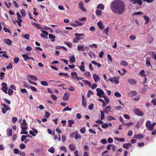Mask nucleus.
Returning <instances> with one entry per match:
<instances>
[{
  "label": "nucleus",
  "mask_w": 156,
  "mask_h": 156,
  "mask_svg": "<svg viewBox=\"0 0 156 156\" xmlns=\"http://www.w3.org/2000/svg\"><path fill=\"white\" fill-rule=\"evenodd\" d=\"M110 8L114 13L121 15L125 12L126 7L122 1L120 0H114L111 3Z\"/></svg>",
  "instance_id": "f257e3e1"
},
{
  "label": "nucleus",
  "mask_w": 156,
  "mask_h": 156,
  "mask_svg": "<svg viewBox=\"0 0 156 156\" xmlns=\"http://www.w3.org/2000/svg\"><path fill=\"white\" fill-rule=\"evenodd\" d=\"M96 91L97 92V95L100 98L102 97L103 95H105L103 91L101 89L98 88L96 89Z\"/></svg>",
  "instance_id": "f03ea898"
},
{
  "label": "nucleus",
  "mask_w": 156,
  "mask_h": 156,
  "mask_svg": "<svg viewBox=\"0 0 156 156\" xmlns=\"http://www.w3.org/2000/svg\"><path fill=\"white\" fill-rule=\"evenodd\" d=\"M1 85L2 86V90L5 94H7L8 89L7 84L5 82H3L2 83Z\"/></svg>",
  "instance_id": "7ed1b4c3"
},
{
  "label": "nucleus",
  "mask_w": 156,
  "mask_h": 156,
  "mask_svg": "<svg viewBox=\"0 0 156 156\" xmlns=\"http://www.w3.org/2000/svg\"><path fill=\"white\" fill-rule=\"evenodd\" d=\"M133 111L136 115L139 116H143L144 115L143 112L139 109H135L133 110Z\"/></svg>",
  "instance_id": "20e7f679"
},
{
  "label": "nucleus",
  "mask_w": 156,
  "mask_h": 156,
  "mask_svg": "<svg viewBox=\"0 0 156 156\" xmlns=\"http://www.w3.org/2000/svg\"><path fill=\"white\" fill-rule=\"evenodd\" d=\"M22 56L25 61H27L29 59H31L33 61H34V60L33 58L32 57H29L28 55L27 54H23L22 55Z\"/></svg>",
  "instance_id": "39448f33"
},
{
  "label": "nucleus",
  "mask_w": 156,
  "mask_h": 156,
  "mask_svg": "<svg viewBox=\"0 0 156 156\" xmlns=\"http://www.w3.org/2000/svg\"><path fill=\"white\" fill-rule=\"evenodd\" d=\"M130 1L133 4H137L139 5H141L143 3L142 0H130Z\"/></svg>",
  "instance_id": "423d86ee"
},
{
  "label": "nucleus",
  "mask_w": 156,
  "mask_h": 156,
  "mask_svg": "<svg viewBox=\"0 0 156 156\" xmlns=\"http://www.w3.org/2000/svg\"><path fill=\"white\" fill-rule=\"evenodd\" d=\"M146 126L147 127V129L150 131H152L151 129V122L149 120H148L146 124Z\"/></svg>",
  "instance_id": "0eeeda50"
},
{
  "label": "nucleus",
  "mask_w": 156,
  "mask_h": 156,
  "mask_svg": "<svg viewBox=\"0 0 156 156\" xmlns=\"http://www.w3.org/2000/svg\"><path fill=\"white\" fill-rule=\"evenodd\" d=\"M111 107L110 106H106L104 109V112L107 114H108L109 112L111 111Z\"/></svg>",
  "instance_id": "6e6552de"
},
{
  "label": "nucleus",
  "mask_w": 156,
  "mask_h": 156,
  "mask_svg": "<svg viewBox=\"0 0 156 156\" xmlns=\"http://www.w3.org/2000/svg\"><path fill=\"white\" fill-rule=\"evenodd\" d=\"M79 8L83 11L86 12V10L83 6L82 2H80L79 3Z\"/></svg>",
  "instance_id": "1a4fd4ad"
},
{
  "label": "nucleus",
  "mask_w": 156,
  "mask_h": 156,
  "mask_svg": "<svg viewBox=\"0 0 156 156\" xmlns=\"http://www.w3.org/2000/svg\"><path fill=\"white\" fill-rule=\"evenodd\" d=\"M42 32L43 33H41V37L44 38H46V39L48 38V37L47 36H45L44 34L46 35H48V33L45 30H42Z\"/></svg>",
  "instance_id": "9d476101"
},
{
  "label": "nucleus",
  "mask_w": 156,
  "mask_h": 156,
  "mask_svg": "<svg viewBox=\"0 0 156 156\" xmlns=\"http://www.w3.org/2000/svg\"><path fill=\"white\" fill-rule=\"evenodd\" d=\"M70 94L69 93L66 92V93L62 98V99L65 101H67L68 100L69 98V96Z\"/></svg>",
  "instance_id": "9b49d317"
},
{
  "label": "nucleus",
  "mask_w": 156,
  "mask_h": 156,
  "mask_svg": "<svg viewBox=\"0 0 156 156\" xmlns=\"http://www.w3.org/2000/svg\"><path fill=\"white\" fill-rule=\"evenodd\" d=\"M93 78L94 79V80L95 83H97L100 80V78L99 76L97 75L96 74L94 73L93 75Z\"/></svg>",
  "instance_id": "f8f14e48"
},
{
  "label": "nucleus",
  "mask_w": 156,
  "mask_h": 156,
  "mask_svg": "<svg viewBox=\"0 0 156 156\" xmlns=\"http://www.w3.org/2000/svg\"><path fill=\"white\" fill-rule=\"evenodd\" d=\"M77 50L78 51H84L85 50L84 46L83 45H78Z\"/></svg>",
  "instance_id": "ddd939ff"
},
{
  "label": "nucleus",
  "mask_w": 156,
  "mask_h": 156,
  "mask_svg": "<svg viewBox=\"0 0 156 156\" xmlns=\"http://www.w3.org/2000/svg\"><path fill=\"white\" fill-rule=\"evenodd\" d=\"M144 135L141 134H135L134 136V138L138 139H140L144 137Z\"/></svg>",
  "instance_id": "4468645a"
},
{
  "label": "nucleus",
  "mask_w": 156,
  "mask_h": 156,
  "mask_svg": "<svg viewBox=\"0 0 156 156\" xmlns=\"http://www.w3.org/2000/svg\"><path fill=\"white\" fill-rule=\"evenodd\" d=\"M69 148L71 151H74L76 149V147L75 145L73 144H70L69 145Z\"/></svg>",
  "instance_id": "2eb2a0df"
},
{
  "label": "nucleus",
  "mask_w": 156,
  "mask_h": 156,
  "mask_svg": "<svg viewBox=\"0 0 156 156\" xmlns=\"http://www.w3.org/2000/svg\"><path fill=\"white\" fill-rule=\"evenodd\" d=\"M97 24L100 29L102 30L104 28V25L102 24L101 21H100L98 22Z\"/></svg>",
  "instance_id": "dca6fc26"
},
{
  "label": "nucleus",
  "mask_w": 156,
  "mask_h": 156,
  "mask_svg": "<svg viewBox=\"0 0 156 156\" xmlns=\"http://www.w3.org/2000/svg\"><path fill=\"white\" fill-rule=\"evenodd\" d=\"M49 39H51V41L54 42L55 41V36L53 34H49Z\"/></svg>",
  "instance_id": "f3484780"
},
{
  "label": "nucleus",
  "mask_w": 156,
  "mask_h": 156,
  "mask_svg": "<svg viewBox=\"0 0 156 156\" xmlns=\"http://www.w3.org/2000/svg\"><path fill=\"white\" fill-rule=\"evenodd\" d=\"M146 65L147 67H150L151 65V62L149 61V60H150V58H149L148 57H147L146 59Z\"/></svg>",
  "instance_id": "a211bd4d"
},
{
  "label": "nucleus",
  "mask_w": 156,
  "mask_h": 156,
  "mask_svg": "<svg viewBox=\"0 0 156 156\" xmlns=\"http://www.w3.org/2000/svg\"><path fill=\"white\" fill-rule=\"evenodd\" d=\"M128 81L130 84H132L135 85L136 83L135 80L133 79H129L128 80Z\"/></svg>",
  "instance_id": "6ab92c4d"
},
{
  "label": "nucleus",
  "mask_w": 156,
  "mask_h": 156,
  "mask_svg": "<svg viewBox=\"0 0 156 156\" xmlns=\"http://www.w3.org/2000/svg\"><path fill=\"white\" fill-rule=\"evenodd\" d=\"M132 145L130 143H126L124 144L123 145V147L124 148H126V149H128L129 148V146H131Z\"/></svg>",
  "instance_id": "aec40b11"
},
{
  "label": "nucleus",
  "mask_w": 156,
  "mask_h": 156,
  "mask_svg": "<svg viewBox=\"0 0 156 156\" xmlns=\"http://www.w3.org/2000/svg\"><path fill=\"white\" fill-rule=\"evenodd\" d=\"M68 126L71 127L72 126V125L74 123V122L73 119L69 120L68 121Z\"/></svg>",
  "instance_id": "412c9836"
},
{
  "label": "nucleus",
  "mask_w": 156,
  "mask_h": 156,
  "mask_svg": "<svg viewBox=\"0 0 156 156\" xmlns=\"http://www.w3.org/2000/svg\"><path fill=\"white\" fill-rule=\"evenodd\" d=\"M102 12V11L99 9H97L96 10L95 12L96 15L98 16H101V15Z\"/></svg>",
  "instance_id": "4be33fe9"
},
{
  "label": "nucleus",
  "mask_w": 156,
  "mask_h": 156,
  "mask_svg": "<svg viewBox=\"0 0 156 156\" xmlns=\"http://www.w3.org/2000/svg\"><path fill=\"white\" fill-rule=\"evenodd\" d=\"M144 18L146 20V22L145 23V24H146L149 22V18L146 15L144 16Z\"/></svg>",
  "instance_id": "5701e85b"
},
{
  "label": "nucleus",
  "mask_w": 156,
  "mask_h": 156,
  "mask_svg": "<svg viewBox=\"0 0 156 156\" xmlns=\"http://www.w3.org/2000/svg\"><path fill=\"white\" fill-rule=\"evenodd\" d=\"M4 41L8 45H11L12 43V41L10 39H5Z\"/></svg>",
  "instance_id": "b1692460"
},
{
  "label": "nucleus",
  "mask_w": 156,
  "mask_h": 156,
  "mask_svg": "<svg viewBox=\"0 0 156 156\" xmlns=\"http://www.w3.org/2000/svg\"><path fill=\"white\" fill-rule=\"evenodd\" d=\"M76 59L74 56H72L69 59V62L71 63H74Z\"/></svg>",
  "instance_id": "393cba45"
},
{
  "label": "nucleus",
  "mask_w": 156,
  "mask_h": 156,
  "mask_svg": "<svg viewBox=\"0 0 156 156\" xmlns=\"http://www.w3.org/2000/svg\"><path fill=\"white\" fill-rule=\"evenodd\" d=\"M76 134L75 135V138L77 140L78 139H81V136L78 134V132L77 131H76Z\"/></svg>",
  "instance_id": "a878e982"
},
{
  "label": "nucleus",
  "mask_w": 156,
  "mask_h": 156,
  "mask_svg": "<svg viewBox=\"0 0 156 156\" xmlns=\"http://www.w3.org/2000/svg\"><path fill=\"white\" fill-rule=\"evenodd\" d=\"M82 82L86 85H88L89 87L91 86V83L90 82L87 80H83Z\"/></svg>",
  "instance_id": "bb28decb"
},
{
  "label": "nucleus",
  "mask_w": 156,
  "mask_h": 156,
  "mask_svg": "<svg viewBox=\"0 0 156 156\" xmlns=\"http://www.w3.org/2000/svg\"><path fill=\"white\" fill-rule=\"evenodd\" d=\"M7 135L9 136L12 135V130L11 129H9L7 130Z\"/></svg>",
  "instance_id": "cd10ccee"
},
{
  "label": "nucleus",
  "mask_w": 156,
  "mask_h": 156,
  "mask_svg": "<svg viewBox=\"0 0 156 156\" xmlns=\"http://www.w3.org/2000/svg\"><path fill=\"white\" fill-rule=\"evenodd\" d=\"M32 25L36 27L37 28L39 29H41V27L40 26V25L37 23H32Z\"/></svg>",
  "instance_id": "c85d7f7f"
},
{
  "label": "nucleus",
  "mask_w": 156,
  "mask_h": 156,
  "mask_svg": "<svg viewBox=\"0 0 156 156\" xmlns=\"http://www.w3.org/2000/svg\"><path fill=\"white\" fill-rule=\"evenodd\" d=\"M28 76L30 77V78L33 80L34 81H37V77L34 76L32 75H29Z\"/></svg>",
  "instance_id": "c756f323"
},
{
  "label": "nucleus",
  "mask_w": 156,
  "mask_h": 156,
  "mask_svg": "<svg viewBox=\"0 0 156 156\" xmlns=\"http://www.w3.org/2000/svg\"><path fill=\"white\" fill-rule=\"evenodd\" d=\"M105 8L104 5L101 4H100L97 5V8L100 9L101 10H103Z\"/></svg>",
  "instance_id": "7c9ffc66"
},
{
  "label": "nucleus",
  "mask_w": 156,
  "mask_h": 156,
  "mask_svg": "<svg viewBox=\"0 0 156 156\" xmlns=\"http://www.w3.org/2000/svg\"><path fill=\"white\" fill-rule=\"evenodd\" d=\"M2 105L5 108H4L6 109V110H10V108L8 105H6L5 104L3 103Z\"/></svg>",
  "instance_id": "2f4dec72"
},
{
  "label": "nucleus",
  "mask_w": 156,
  "mask_h": 156,
  "mask_svg": "<svg viewBox=\"0 0 156 156\" xmlns=\"http://www.w3.org/2000/svg\"><path fill=\"white\" fill-rule=\"evenodd\" d=\"M22 36L27 40H28L30 38V35L28 34H25L24 35H22Z\"/></svg>",
  "instance_id": "473e14b6"
},
{
  "label": "nucleus",
  "mask_w": 156,
  "mask_h": 156,
  "mask_svg": "<svg viewBox=\"0 0 156 156\" xmlns=\"http://www.w3.org/2000/svg\"><path fill=\"white\" fill-rule=\"evenodd\" d=\"M102 97L104 98V100L106 102V103L107 104H108L109 102V100L108 98V97H106L105 96V95H103Z\"/></svg>",
  "instance_id": "72a5a7b5"
},
{
  "label": "nucleus",
  "mask_w": 156,
  "mask_h": 156,
  "mask_svg": "<svg viewBox=\"0 0 156 156\" xmlns=\"http://www.w3.org/2000/svg\"><path fill=\"white\" fill-rule=\"evenodd\" d=\"M113 82L115 84H117L119 83V81L116 77H113Z\"/></svg>",
  "instance_id": "f704fd0d"
},
{
  "label": "nucleus",
  "mask_w": 156,
  "mask_h": 156,
  "mask_svg": "<svg viewBox=\"0 0 156 156\" xmlns=\"http://www.w3.org/2000/svg\"><path fill=\"white\" fill-rule=\"evenodd\" d=\"M100 112L101 113V119H104L105 116L104 112L102 111H101Z\"/></svg>",
  "instance_id": "c9c22d12"
},
{
  "label": "nucleus",
  "mask_w": 156,
  "mask_h": 156,
  "mask_svg": "<svg viewBox=\"0 0 156 156\" xmlns=\"http://www.w3.org/2000/svg\"><path fill=\"white\" fill-rule=\"evenodd\" d=\"M41 83L43 86H48V83L46 81H41Z\"/></svg>",
  "instance_id": "e433bc0d"
},
{
  "label": "nucleus",
  "mask_w": 156,
  "mask_h": 156,
  "mask_svg": "<svg viewBox=\"0 0 156 156\" xmlns=\"http://www.w3.org/2000/svg\"><path fill=\"white\" fill-rule=\"evenodd\" d=\"M20 13L21 14V15L23 16H25V15H26L25 11V10L24 9H22L20 11Z\"/></svg>",
  "instance_id": "4c0bfd02"
},
{
  "label": "nucleus",
  "mask_w": 156,
  "mask_h": 156,
  "mask_svg": "<svg viewBox=\"0 0 156 156\" xmlns=\"http://www.w3.org/2000/svg\"><path fill=\"white\" fill-rule=\"evenodd\" d=\"M14 62L15 64H17L20 60L19 58L18 57H15L14 59Z\"/></svg>",
  "instance_id": "58836bf2"
},
{
  "label": "nucleus",
  "mask_w": 156,
  "mask_h": 156,
  "mask_svg": "<svg viewBox=\"0 0 156 156\" xmlns=\"http://www.w3.org/2000/svg\"><path fill=\"white\" fill-rule=\"evenodd\" d=\"M120 64L124 66H127L128 64L127 62L124 61H122L120 62Z\"/></svg>",
  "instance_id": "ea45409f"
},
{
  "label": "nucleus",
  "mask_w": 156,
  "mask_h": 156,
  "mask_svg": "<svg viewBox=\"0 0 156 156\" xmlns=\"http://www.w3.org/2000/svg\"><path fill=\"white\" fill-rule=\"evenodd\" d=\"M75 22L76 23V25H77V26L78 27V26H81L82 25L83 23L81 22L78 20H75Z\"/></svg>",
  "instance_id": "a19ab883"
},
{
  "label": "nucleus",
  "mask_w": 156,
  "mask_h": 156,
  "mask_svg": "<svg viewBox=\"0 0 156 156\" xmlns=\"http://www.w3.org/2000/svg\"><path fill=\"white\" fill-rule=\"evenodd\" d=\"M13 93V91L10 89H9L7 93L10 96L12 95Z\"/></svg>",
  "instance_id": "79ce46f5"
},
{
  "label": "nucleus",
  "mask_w": 156,
  "mask_h": 156,
  "mask_svg": "<svg viewBox=\"0 0 156 156\" xmlns=\"http://www.w3.org/2000/svg\"><path fill=\"white\" fill-rule=\"evenodd\" d=\"M115 140H119L120 142H124L125 141V139L124 138H115Z\"/></svg>",
  "instance_id": "37998d69"
},
{
  "label": "nucleus",
  "mask_w": 156,
  "mask_h": 156,
  "mask_svg": "<svg viewBox=\"0 0 156 156\" xmlns=\"http://www.w3.org/2000/svg\"><path fill=\"white\" fill-rule=\"evenodd\" d=\"M48 151L49 152H50L51 153H53L55 152L54 149L53 147H50Z\"/></svg>",
  "instance_id": "c03bdc74"
},
{
  "label": "nucleus",
  "mask_w": 156,
  "mask_h": 156,
  "mask_svg": "<svg viewBox=\"0 0 156 156\" xmlns=\"http://www.w3.org/2000/svg\"><path fill=\"white\" fill-rule=\"evenodd\" d=\"M109 30V28L108 27H107L104 30V32L105 34L108 35V32Z\"/></svg>",
  "instance_id": "a18cd8bd"
},
{
  "label": "nucleus",
  "mask_w": 156,
  "mask_h": 156,
  "mask_svg": "<svg viewBox=\"0 0 156 156\" xmlns=\"http://www.w3.org/2000/svg\"><path fill=\"white\" fill-rule=\"evenodd\" d=\"M71 110L72 108H71L66 107L63 109L62 112H64L67 111H71Z\"/></svg>",
  "instance_id": "49530a36"
},
{
  "label": "nucleus",
  "mask_w": 156,
  "mask_h": 156,
  "mask_svg": "<svg viewBox=\"0 0 156 156\" xmlns=\"http://www.w3.org/2000/svg\"><path fill=\"white\" fill-rule=\"evenodd\" d=\"M84 75L86 77H90L91 76L90 73L88 71L84 73Z\"/></svg>",
  "instance_id": "de8ad7c7"
},
{
  "label": "nucleus",
  "mask_w": 156,
  "mask_h": 156,
  "mask_svg": "<svg viewBox=\"0 0 156 156\" xmlns=\"http://www.w3.org/2000/svg\"><path fill=\"white\" fill-rule=\"evenodd\" d=\"M71 75L75 77L76 78L77 76V73L75 72H72L71 73Z\"/></svg>",
  "instance_id": "09e8293b"
},
{
  "label": "nucleus",
  "mask_w": 156,
  "mask_h": 156,
  "mask_svg": "<svg viewBox=\"0 0 156 156\" xmlns=\"http://www.w3.org/2000/svg\"><path fill=\"white\" fill-rule=\"evenodd\" d=\"M28 133V132L26 130H23L22 129L20 134H27Z\"/></svg>",
  "instance_id": "8fccbe9b"
},
{
  "label": "nucleus",
  "mask_w": 156,
  "mask_h": 156,
  "mask_svg": "<svg viewBox=\"0 0 156 156\" xmlns=\"http://www.w3.org/2000/svg\"><path fill=\"white\" fill-rule=\"evenodd\" d=\"M107 119L109 121H111L112 120H115V119L111 116H108L107 117Z\"/></svg>",
  "instance_id": "3c124183"
},
{
  "label": "nucleus",
  "mask_w": 156,
  "mask_h": 156,
  "mask_svg": "<svg viewBox=\"0 0 156 156\" xmlns=\"http://www.w3.org/2000/svg\"><path fill=\"white\" fill-rule=\"evenodd\" d=\"M130 94L131 96H133L137 94V93L135 91H132L130 93Z\"/></svg>",
  "instance_id": "603ef678"
},
{
  "label": "nucleus",
  "mask_w": 156,
  "mask_h": 156,
  "mask_svg": "<svg viewBox=\"0 0 156 156\" xmlns=\"http://www.w3.org/2000/svg\"><path fill=\"white\" fill-rule=\"evenodd\" d=\"M5 73L2 72H1L0 73V79L3 80L4 79V76Z\"/></svg>",
  "instance_id": "864d4df0"
},
{
  "label": "nucleus",
  "mask_w": 156,
  "mask_h": 156,
  "mask_svg": "<svg viewBox=\"0 0 156 156\" xmlns=\"http://www.w3.org/2000/svg\"><path fill=\"white\" fill-rule=\"evenodd\" d=\"M114 95L116 97L119 98L121 97V94L119 93L118 91H116Z\"/></svg>",
  "instance_id": "5fc2aeb1"
},
{
  "label": "nucleus",
  "mask_w": 156,
  "mask_h": 156,
  "mask_svg": "<svg viewBox=\"0 0 156 156\" xmlns=\"http://www.w3.org/2000/svg\"><path fill=\"white\" fill-rule=\"evenodd\" d=\"M3 30H4L5 32H8L9 33H11V32L9 29L5 27H4L3 28Z\"/></svg>",
  "instance_id": "6e6d98bb"
},
{
  "label": "nucleus",
  "mask_w": 156,
  "mask_h": 156,
  "mask_svg": "<svg viewBox=\"0 0 156 156\" xmlns=\"http://www.w3.org/2000/svg\"><path fill=\"white\" fill-rule=\"evenodd\" d=\"M31 89V90L34 92H36L37 90V89L35 87L33 86H31L29 87Z\"/></svg>",
  "instance_id": "4d7b16f0"
},
{
  "label": "nucleus",
  "mask_w": 156,
  "mask_h": 156,
  "mask_svg": "<svg viewBox=\"0 0 156 156\" xmlns=\"http://www.w3.org/2000/svg\"><path fill=\"white\" fill-rule=\"evenodd\" d=\"M64 43L67 45L70 48H72V44L70 43L65 42Z\"/></svg>",
  "instance_id": "13d9d810"
},
{
  "label": "nucleus",
  "mask_w": 156,
  "mask_h": 156,
  "mask_svg": "<svg viewBox=\"0 0 156 156\" xmlns=\"http://www.w3.org/2000/svg\"><path fill=\"white\" fill-rule=\"evenodd\" d=\"M108 125L107 123L103 124L101 125V127L103 128H105L108 127Z\"/></svg>",
  "instance_id": "bf43d9fd"
},
{
  "label": "nucleus",
  "mask_w": 156,
  "mask_h": 156,
  "mask_svg": "<svg viewBox=\"0 0 156 156\" xmlns=\"http://www.w3.org/2000/svg\"><path fill=\"white\" fill-rule=\"evenodd\" d=\"M74 35L76 37H80L81 36H84V34H78L77 33H76L74 34Z\"/></svg>",
  "instance_id": "052dcab7"
},
{
  "label": "nucleus",
  "mask_w": 156,
  "mask_h": 156,
  "mask_svg": "<svg viewBox=\"0 0 156 156\" xmlns=\"http://www.w3.org/2000/svg\"><path fill=\"white\" fill-rule=\"evenodd\" d=\"M12 68V64L10 63H9L8 66H6V68L7 69H11Z\"/></svg>",
  "instance_id": "680f3d73"
},
{
  "label": "nucleus",
  "mask_w": 156,
  "mask_h": 156,
  "mask_svg": "<svg viewBox=\"0 0 156 156\" xmlns=\"http://www.w3.org/2000/svg\"><path fill=\"white\" fill-rule=\"evenodd\" d=\"M86 129L85 127L82 128L80 130V131L81 133H85Z\"/></svg>",
  "instance_id": "e2e57ef3"
},
{
  "label": "nucleus",
  "mask_w": 156,
  "mask_h": 156,
  "mask_svg": "<svg viewBox=\"0 0 156 156\" xmlns=\"http://www.w3.org/2000/svg\"><path fill=\"white\" fill-rule=\"evenodd\" d=\"M17 120V119L16 117H13L12 119V121L13 123H15Z\"/></svg>",
  "instance_id": "0e129e2a"
},
{
  "label": "nucleus",
  "mask_w": 156,
  "mask_h": 156,
  "mask_svg": "<svg viewBox=\"0 0 156 156\" xmlns=\"http://www.w3.org/2000/svg\"><path fill=\"white\" fill-rule=\"evenodd\" d=\"M107 57L109 60L110 61V62H112V59L111 56V55L110 54H108Z\"/></svg>",
  "instance_id": "69168bd1"
},
{
  "label": "nucleus",
  "mask_w": 156,
  "mask_h": 156,
  "mask_svg": "<svg viewBox=\"0 0 156 156\" xmlns=\"http://www.w3.org/2000/svg\"><path fill=\"white\" fill-rule=\"evenodd\" d=\"M50 116V114L47 111H46L45 113V117L46 118H48Z\"/></svg>",
  "instance_id": "338daca9"
},
{
  "label": "nucleus",
  "mask_w": 156,
  "mask_h": 156,
  "mask_svg": "<svg viewBox=\"0 0 156 156\" xmlns=\"http://www.w3.org/2000/svg\"><path fill=\"white\" fill-rule=\"evenodd\" d=\"M151 102L153 104V105H156V98L152 100Z\"/></svg>",
  "instance_id": "774afa93"
}]
</instances>
